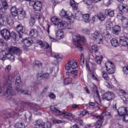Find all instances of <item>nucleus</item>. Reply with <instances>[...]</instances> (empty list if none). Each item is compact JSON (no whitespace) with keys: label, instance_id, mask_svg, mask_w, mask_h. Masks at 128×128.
Here are the masks:
<instances>
[{"label":"nucleus","instance_id":"680f3d73","mask_svg":"<svg viewBox=\"0 0 128 128\" xmlns=\"http://www.w3.org/2000/svg\"><path fill=\"white\" fill-rule=\"evenodd\" d=\"M36 18H37V20H40V18H42V15L40 14L38 12L36 14Z\"/></svg>","mask_w":128,"mask_h":128},{"label":"nucleus","instance_id":"c03bdc74","mask_svg":"<svg viewBox=\"0 0 128 128\" xmlns=\"http://www.w3.org/2000/svg\"><path fill=\"white\" fill-rule=\"evenodd\" d=\"M91 48L93 52H98V47L96 45L92 46Z\"/></svg>","mask_w":128,"mask_h":128},{"label":"nucleus","instance_id":"0e129e2a","mask_svg":"<svg viewBox=\"0 0 128 128\" xmlns=\"http://www.w3.org/2000/svg\"><path fill=\"white\" fill-rule=\"evenodd\" d=\"M122 99L123 100V102H124V104H128V98H126L125 96H122Z\"/></svg>","mask_w":128,"mask_h":128},{"label":"nucleus","instance_id":"3c124183","mask_svg":"<svg viewBox=\"0 0 128 128\" xmlns=\"http://www.w3.org/2000/svg\"><path fill=\"white\" fill-rule=\"evenodd\" d=\"M36 22V21L34 20V18L32 17L30 19V24L31 26H34V24Z\"/></svg>","mask_w":128,"mask_h":128},{"label":"nucleus","instance_id":"423d86ee","mask_svg":"<svg viewBox=\"0 0 128 128\" xmlns=\"http://www.w3.org/2000/svg\"><path fill=\"white\" fill-rule=\"evenodd\" d=\"M0 34L2 38L6 40H10V38H13L15 40H18L16 36V33L12 32L10 33V32L8 30V29H3L0 31Z\"/></svg>","mask_w":128,"mask_h":128},{"label":"nucleus","instance_id":"6e6552de","mask_svg":"<svg viewBox=\"0 0 128 128\" xmlns=\"http://www.w3.org/2000/svg\"><path fill=\"white\" fill-rule=\"evenodd\" d=\"M42 48H44V50H46V52L48 54H49L50 56L54 58H56V60H58V58H60V55L58 54V53H54L52 52V48L50 47V44H48V42H43L41 46Z\"/></svg>","mask_w":128,"mask_h":128},{"label":"nucleus","instance_id":"f3484780","mask_svg":"<svg viewBox=\"0 0 128 128\" xmlns=\"http://www.w3.org/2000/svg\"><path fill=\"white\" fill-rule=\"evenodd\" d=\"M26 12L24 10V8L20 7L18 8V20H24L26 18Z\"/></svg>","mask_w":128,"mask_h":128},{"label":"nucleus","instance_id":"6ab92c4d","mask_svg":"<svg viewBox=\"0 0 128 128\" xmlns=\"http://www.w3.org/2000/svg\"><path fill=\"white\" fill-rule=\"evenodd\" d=\"M10 13L12 18L18 16V8H16V7L14 6L11 7Z\"/></svg>","mask_w":128,"mask_h":128},{"label":"nucleus","instance_id":"bb28decb","mask_svg":"<svg viewBox=\"0 0 128 128\" xmlns=\"http://www.w3.org/2000/svg\"><path fill=\"white\" fill-rule=\"evenodd\" d=\"M23 48L24 50H28V48L32 44V42L28 40V39H24L23 41Z\"/></svg>","mask_w":128,"mask_h":128},{"label":"nucleus","instance_id":"6e6d98bb","mask_svg":"<svg viewBox=\"0 0 128 128\" xmlns=\"http://www.w3.org/2000/svg\"><path fill=\"white\" fill-rule=\"evenodd\" d=\"M78 70H74L71 71L72 74H74V78H75L78 76Z\"/></svg>","mask_w":128,"mask_h":128},{"label":"nucleus","instance_id":"774afa93","mask_svg":"<svg viewBox=\"0 0 128 128\" xmlns=\"http://www.w3.org/2000/svg\"><path fill=\"white\" fill-rule=\"evenodd\" d=\"M62 122L60 120H53V124H62Z\"/></svg>","mask_w":128,"mask_h":128},{"label":"nucleus","instance_id":"dca6fc26","mask_svg":"<svg viewBox=\"0 0 128 128\" xmlns=\"http://www.w3.org/2000/svg\"><path fill=\"white\" fill-rule=\"evenodd\" d=\"M70 14H68V12H66L64 9H62L61 11V12L60 14V16H62V18H68V20H72V18H74V15L72 14L71 13Z\"/></svg>","mask_w":128,"mask_h":128},{"label":"nucleus","instance_id":"c85d7f7f","mask_svg":"<svg viewBox=\"0 0 128 128\" xmlns=\"http://www.w3.org/2000/svg\"><path fill=\"white\" fill-rule=\"evenodd\" d=\"M5 19L7 24L10 26H12V24H14V21L12 20V16H10V15H6L5 16Z\"/></svg>","mask_w":128,"mask_h":128},{"label":"nucleus","instance_id":"72a5a7b5","mask_svg":"<svg viewBox=\"0 0 128 128\" xmlns=\"http://www.w3.org/2000/svg\"><path fill=\"white\" fill-rule=\"evenodd\" d=\"M110 42L112 46H114V48H116V46H118V40L115 38H112L110 40Z\"/></svg>","mask_w":128,"mask_h":128},{"label":"nucleus","instance_id":"aec40b11","mask_svg":"<svg viewBox=\"0 0 128 128\" xmlns=\"http://www.w3.org/2000/svg\"><path fill=\"white\" fill-rule=\"evenodd\" d=\"M128 38L126 36H122L120 38V44L123 46H126L128 44Z\"/></svg>","mask_w":128,"mask_h":128},{"label":"nucleus","instance_id":"c756f323","mask_svg":"<svg viewBox=\"0 0 128 128\" xmlns=\"http://www.w3.org/2000/svg\"><path fill=\"white\" fill-rule=\"evenodd\" d=\"M105 14L106 16H110L111 18H112V16H114V11L111 9L106 10Z\"/></svg>","mask_w":128,"mask_h":128},{"label":"nucleus","instance_id":"de8ad7c7","mask_svg":"<svg viewBox=\"0 0 128 128\" xmlns=\"http://www.w3.org/2000/svg\"><path fill=\"white\" fill-rule=\"evenodd\" d=\"M90 74L93 80H98V78H96V72L94 71H90Z\"/></svg>","mask_w":128,"mask_h":128},{"label":"nucleus","instance_id":"5fc2aeb1","mask_svg":"<svg viewBox=\"0 0 128 128\" xmlns=\"http://www.w3.org/2000/svg\"><path fill=\"white\" fill-rule=\"evenodd\" d=\"M44 80H48L50 78V74L48 73H45L43 74V79Z\"/></svg>","mask_w":128,"mask_h":128},{"label":"nucleus","instance_id":"e2e57ef3","mask_svg":"<svg viewBox=\"0 0 128 128\" xmlns=\"http://www.w3.org/2000/svg\"><path fill=\"white\" fill-rule=\"evenodd\" d=\"M84 4H86L88 6V8H90V0H84Z\"/></svg>","mask_w":128,"mask_h":128},{"label":"nucleus","instance_id":"5701e85b","mask_svg":"<svg viewBox=\"0 0 128 128\" xmlns=\"http://www.w3.org/2000/svg\"><path fill=\"white\" fill-rule=\"evenodd\" d=\"M16 90L18 94H22L26 96H30V94H32V91L30 90H24L20 88H17Z\"/></svg>","mask_w":128,"mask_h":128},{"label":"nucleus","instance_id":"9d476101","mask_svg":"<svg viewBox=\"0 0 128 128\" xmlns=\"http://www.w3.org/2000/svg\"><path fill=\"white\" fill-rule=\"evenodd\" d=\"M16 30L18 34V35L16 34V38H19L20 40V42H22V36H24V26L22 25V24H20L16 26Z\"/></svg>","mask_w":128,"mask_h":128},{"label":"nucleus","instance_id":"2eb2a0df","mask_svg":"<svg viewBox=\"0 0 128 128\" xmlns=\"http://www.w3.org/2000/svg\"><path fill=\"white\" fill-rule=\"evenodd\" d=\"M94 118H97V120H98L97 121L96 123L95 124L96 128H100V126H102V122H104V116L102 115H95L94 116Z\"/></svg>","mask_w":128,"mask_h":128},{"label":"nucleus","instance_id":"37998d69","mask_svg":"<svg viewBox=\"0 0 128 128\" xmlns=\"http://www.w3.org/2000/svg\"><path fill=\"white\" fill-rule=\"evenodd\" d=\"M102 77L104 78V80H110V78L108 77V72H106V71H102Z\"/></svg>","mask_w":128,"mask_h":128},{"label":"nucleus","instance_id":"cd10ccee","mask_svg":"<svg viewBox=\"0 0 128 128\" xmlns=\"http://www.w3.org/2000/svg\"><path fill=\"white\" fill-rule=\"evenodd\" d=\"M56 36L58 40H60V38H64V33L62 32V30H57L56 31Z\"/></svg>","mask_w":128,"mask_h":128},{"label":"nucleus","instance_id":"0eeeda50","mask_svg":"<svg viewBox=\"0 0 128 128\" xmlns=\"http://www.w3.org/2000/svg\"><path fill=\"white\" fill-rule=\"evenodd\" d=\"M50 110L53 112L59 114V116H62L65 118H74V115H73L72 113L68 112H62L60 110L54 107V106H51L50 107Z\"/></svg>","mask_w":128,"mask_h":128},{"label":"nucleus","instance_id":"58836bf2","mask_svg":"<svg viewBox=\"0 0 128 128\" xmlns=\"http://www.w3.org/2000/svg\"><path fill=\"white\" fill-rule=\"evenodd\" d=\"M82 18L85 22H90V14H84Z\"/></svg>","mask_w":128,"mask_h":128},{"label":"nucleus","instance_id":"052dcab7","mask_svg":"<svg viewBox=\"0 0 128 128\" xmlns=\"http://www.w3.org/2000/svg\"><path fill=\"white\" fill-rule=\"evenodd\" d=\"M11 69H12V66H10V65H8L6 66L5 70L6 72H9L10 71Z\"/></svg>","mask_w":128,"mask_h":128},{"label":"nucleus","instance_id":"473e14b6","mask_svg":"<svg viewBox=\"0 0 128 128\" xmlns=\"http://www.w3.org/2000/svg\"><path fill=\"white\" fill-rule=\"evenodd\" d=\"M97 18L100 22H104L106 20V16L102 12H100L97 14Z\"/></svg>","mask_w":128,"mask_h":128},{"label":"nucleus","instance_id":"c9c22d12","mask_svg":"<svg viewBox=\"0 0 128 128\" xmlns=\"http://www.w3.org/2000/svg\"><path fill=\"white\" fill-rule=\"evenodd\" d=\"M35 126H39V128H42V125L44 124V122L42 120H38L35 122Z\"/></svg>","mask_w":128,"mask_h":128},{"label":"nucleus","instance_id":"f257e3e1","mask_svg":"<svg viewBox=\"0 0 128 128\" xmlns=\"http://www.w3.org/2000/svg\"><path fill=\"white\" fill-rule=\"evenodd\" d=\"M12 102L14 104H16L18 106L14 109L12 113L6 112L4 114V120H8L10 118H18L20 116V114H22L24 110V106H32V104L28 102H20V99L14 98Z\"/></svg>","mask_w":128,"mask_h":128},{"label":"nucleus","instance_id":"393cba45","mask_svg":"<svg viewBox=\"0 0 128 128\" xmlns=\"http://www.w3.org/2000/svg\"><path fill=\"white\" fill-rule=\"evenodd\" d=\"M30 36L34 38H36L38 36V32L36 29H32L30 31Z\"/></svg>","mask_w":128,"mask_h":128},{"label":"nucleus","instance_id":"09e8293b","mask_svg":"<svg viewBox=\"0 0 128 128\" xmlns=\"http://www.w3.org/2000/svg\"><path fill=\"white\" fill-rule=\"evenodd\" d=\"M2 6L4 10H8V2L6 0H4L2 2Z\"/></svg>","mask_w":128,"mask_h":128},{"label":"nucleus","instance_id":"a19ab883","mask_svg":"<svg viewBox=\"0 0 128 128\" xmlns=\"http://www.w3.org/2000/svg\"><path fill=\"white\" fill-rule=\"evenodd\" d=\"M16 128H26V126L24 124L20 122L16 123L15 125Z\"/></svg>","mask_w":128,"mask_h":128},{"label":"nucleus","instance_id":"49530a36","mask_svg":"<svg viewBox=\"0 0 128 128\" xmlns=\"http://www.w3.org/2000/svg\"><path fill=\"white\" fill-rule=\"evenodd\" d=\"M20 84V77L17 76L15 80V84L16 86H18Z\"/></svg>","mask_w":128,"mask_h":128},{"label":"nucleus","instance_id":"e433bc0d","mask_svg":"<svg viewBox=\"0 0 128 128\" xmlns=\"http://www.w3.org/2000/svg\"><path fill=\"white\" fill-rule=\"evenodd\" d=\"M70 4L72 6V8L74 10H78V4H76L74 0H72L70 1Z\"/></svg>","mask_w":128,"mask_h":128},{"label":"nucleus","instance_id":"a878e982","mask_svg":"<svg viewBox=\"0 0 128 128\" xmlns=\"http://www.w3.org/2000/svg\"><path fill=\"white\" fill-rule=\"evenodd\" d=\"M118 8L122 12H128V6L126 5L120 4L118 6Z\"/></svg>","mask_w":128,"mask_h":128},{"label":"nucleus","instance_id":"20e7f679","mask_svg":"<svg viewBox=\"0 0 128 128\" xmlns=\"http://www.w3.org/2000/svg\"><path fill=\"white\" fill-rule=\"evenodd\" d=\"M51 22L56 26L58 28L61 30H70V24L66 22H61L60 20H58L56 17L54 16L51 18Z\"/></svg>","mask_w":128,"mask_h":128},{"label":"nucleus","instance_id":"f03ea898","mask_svg":"<svg viewBox=\"0 0 128 128\" xmlns=\"http://www.w3.org/2000/svg\"><path fill=\"white\" fill-rule=\"evenodd\" d=\"M14 76L10 75H4L3 78L4 84L6 86V90L4 92V88H0V96H4L5 98L8 96H16V92L12 86V82H14Z\"/></svg>","mask_w":128,"mask_h":128},{"label":"nucleus","instance_id":"1a4fd4ad","mask_svg":"<svg viewBox=\"0 0 128 128\" xmlns=\"http://www.w3.org/2000/svg\"><path fill=\"white\" fill-rule=\"evenodd\" d=\"M42 48H44V50H46V52L48 54H49L50 56L54 58H56V60H58V58H60V55L58 54V53H54L52 52V48L50 47V44H48V42H43L41 46Z\"/></svg>","mask_w":128,"mask_h":128},{"label":"nucleus","instance_id":"a18cd8bd","mask_svg":"<svg viewBox=\"0 0 128 128\" xmlns=\"http://www.w3.org/2000/svg\"><path fill=\"white\" fill-rule=\"evenodd\" d=\"M102 116H107L108 118H112V114H110V112H108V111H104L102 113Z\"/></svg>","mask_w":128,"mask_h":128},{"label":"nucleus","instance_id":"39448f33","mask_svg":"<svg viewBox=\"0 0 128 128\" xmlns=\"http://www.w3.org/2000/svg\"><path fill=\"white\" fill-rule=\"evenodd\" d=\"M75 38L72 39L74 46L78 48L80 52L84 50V47L82 46V42H86V38H84V36L80 35H76L75 36Z\"/></svg>","mask_w":128,"mask_h":128},{"label":"nucleus","instance_id":"412c9836","mask_svg":"<svg viewBox=\"0 0 128 128\" xmlns=\"http://www.w3.org/2000/svg\"><path fill=\"white\" fill-rule=\"evenodd\" d=\"M86 68L88 70H90V68L92 70H96V64H92V62H86Z\"/></svg>","mask_w":128,"mask_h":128},{"label":"nucleus","instance_id":"4468645a","mask_svg":"<svg viewBox=\"0 0 128 128\" xmlns=\"http://www.w3.org/2000/svg\"><path fill=\"white\" fill-rule=\"evenodd\" d=\"M92 40H96L98 44H100L102 42V35L98 32H94L92 34Z\"/></svg>","mask_w":128,"mask_h":128},{"label":"nucleus","instance_id":"603ef678","mask_svg":"<svg viewBox=\"0 0 128 128\" xmlns=\"http://www.w3.org/2000/svg\"><path fill=\"white\" fill-rule=\"evenodd\" d=\"M37 80H44V74L42 73H39L37 75Z\"/></svg>","mask_w":128,"mask_h":128},{"label":"nucleus","instance_id":"9b49d317","mask_svg":"<svg viewBox=\"0 0 128 128\" xmlns=\"http://www.w3.org/2000/svg\"><path fill=\"white\" fill-rule=\"evenodd\" d=\"M106 70L107 72L110 74H114V72H116V66L112 62L110 61H108L106 62Z\"/></svg>","mask_w":128,"mask_h":128},{"label":"nucleus","instance_id":"ea45409f","mask_svg":"<svg viewBox=\"0 0 128 128\" xmlns=\"http://www.w3.org/2000/svg\"><path fill=\"white\" fill-rule=\"evenodd\" d=\"M42 125V127L41 128H52V123L50 122H46V123H44Z\"/></svg>","mask_w":128,"mask_h":128},{"label":"nucleus","instance_id":"f704fd0d","mask_svg":"<svg viewBox=\"0 0 128 128\" xmlns=\"http://www.w3.org/2000/svg\"><path fill=\"white\" fill-rule=\"evenodd\" d=\"M8 54L4 52V51H2L0 52V60H4L6 58V54Z\"/></svg>","mask_w":128,"mask_h":128},{"label":"nucleus","instance_id":"4c0bfd02","mask_svg":"<svg viewBox=\"0 0 128 128\" xmlns=\"http://www.w3.org/2000/svg\"><path fill=\"white\" fill-rule=\"evenodd\" d=\"M94 58H95L98 64H102V56H100L98 55H96Z\"/></svg>","mask_w":128,"mask_h":128},{"label":"nucleus","instance_id":"4be33fe9","mask_svg":"<svg viewBox=\"0 0 128 128\" xmlns=\"http://www.w3.org/2000/svg\"><path fill=\"white\" fill-rule=\"evenodd\" d=\"M118 112L119 116H124L125 114H128V110H126V107H122L120 108L118 110Z\"/></svg>","mask_w":128,"mask_h":128},{"label":"nucleus","instance_id":"bf43d9fd","mask_svg":"<svg viewBox=\"0 0 128 128\" xmlns=\"http://www.w3.org/2000/svg\"><path fill=\"white\" fill-rule=\"evenodd\" d=\"M48 88H45L43 90L42 92L41 93V96H44L46 94V92H48Z\"/></svg>","mask_w":128,"mask_h":128},{"label":"nucleus","instance_id":"79ce46f5","mask_svg":"<svg viewBox=\"0 0 128 128\" xmlns=\"http://www.w3.org/2000/svg\"><path fill=\"white\" fill-rule=\"evenodd\" d=\"M72 79L70 78H67L64 79V84H72Z\"/></svg>","mask_w":128,"mask_h":128},{"label":"nucleus","instance_id":"f8f14e48","mask_svg":"<svg viewBox=\"0 0 128 128\" xmlns=\"http://www.w3.org/2000/svg\"><path fill=\"white\" fill-rule=\"evenodd\" d=\"M116 98V96L114 95V92H106L102 95V100H114Z\"/></svg>","mask_w":128,"mask_h":128},{"label":"nucleus","instance_id":"338daca9","mask_svg":"<svg viewBox=\"0 0 128 128\" xmlns=\"http://www.w3.org/2000/svg\"><path fill=\"white\" fill-rule=\"evenodd\" d=\"M86 114H88V110H83V111L81 112L80 114H81L82 116H86Z\"/></svg>","mask_w":128,"mask_h":128},{"label":"nucleus","instance_id":"4d7b16f0","mask_svg":"<svg viewBox=\"0 0 128 128\" xmlns=\"http://www.w3.org/2000/svg\"><path fill=\"white\" fill-rule=\"evenodd\" d=\"M123 116H124L123 118L124 122H128V113L126 114L125 115H124Z\"/></svg>","mask_w":128,"mask_h":128},{"label":"nucleus","instance_id":"b1692460","mask_svg":"<svg viewBox=\"0 0 128 128\" xmlns=\"http://www.w3.org/2000/svg\"><path fill=\"white\" fill-rule=\"evenodd\" d=\"M112 34L115 36H118L120 34V26L116 25L112 28Z\"/></svg>","mask_w":128,"mask_h":128},{"label":"nucleus","instance_id":"8fccbe9b","mask_svg":"<svg viewBox=\"0 0 128 128\" xmlns=\"http://www.w3.org/2000/svg\"><path fill=\"white\" fill-rule=\"evenodd\" d=\"M80 64L81 66L84 64V54H81L80 56Z\"/></svg>","mask_w":128,"mask_h":128},{"label":"nucleus","instance_id":"7c9ffc66","mask_svg":"<svg viewBox=\"0 0 128 128\" xmlns=\"http://www.w3.org/2000/svg\"><path fill=\"white\" fill-rule=\"evenodd\" d=\"M82 16L83 15L82 14V12H77L75 14V16H73L74 17V18H72V20H74V18H76V20H80V18H82Z\"/></svg>","mask_w":128,"mask_h":128},{"label":"nucleus","instance_id":"13d9d810","mask_svg":"<svg viewBox=\"0 0 128 128\" xmlns=\"http://www.w3.org/2000/svg\"><path fill=\"white\" fill-rule=\"evenodd\" d=\"M35 64L36 66H38V68H42V63L39 61H38V60L36 61Z\"/></svg>","mask_w":128,"mask_h":128},{"label":"nucleus","instance_id":"7ed1b4c3","mask_svg":"<svg viewBox=\"0 0 128 128\" xmlns=\"http://www.w3.org/2000/svg\"><path fill=\"white\" fill-rule=\"evenodd\" d=\"M6 52H7L6 58L12 62H14V54L20 56L22 53L20 48L13 46L6 48Z\"/></svg>","mask_w":128,"mask_h":128},{"label":"nucleus","instance_id":"69168bd1","mask_svg":"<svg viewBox=\"0 0 128 128\" xmlns=\"http://www.w3.org/2000/svg\"><path fill=\"white\" fill-rule=\"evenodd\" d=\"M84 34H90V30L88 28H86L84 30Z\"/></svg>","mask_w":128,"mask_h":128},{"label":"nucleus","instance_id":"a211bd4d","mask_svg":"<svg viewBox=\"0 0 128 128\" xmlns=\"http://www.w3.org/2000/svg\"><path fill=\"white\" fill-rule=\"evenodd\" d=\"M30 5L31 6H33L34 10H40V8H42V4L40 2H34V3L30 2Z\"/></svg>","mask_w":128,"mask_h":128},{"label":"nucleus","instance_id":"ddd939ff","mask_svg":"<svg viewBox=\"0 0 128 128\" xmlns=\"http://www.w3.org/2000/svg\"><path fill=\"white\" fill-rule=\"evenodd\" d=\"M78 68V63L74 60H69L66 65V70H76Z\"/></svg>","mask_w":128,"mask_h":128},{"label":"nucleus","instance_id":"2f4dec72","mask_svg":"<svg viewBox=\"0 0 128 128\" xmlns=\"http://www.w3.org/2000/svg\"><path fill=\"white\" fill-rule=\"evenodd\" d=\"M114 24H112V21L108 20L106 22V28L108 30H110L112 28H113Z\"/></svg>","mask_w":128,"mask_h":128},{"label":"nucleus","instance_id":"864d4df0","mask_svg":"<svg viewBox=\"0 0 128 128\" xmlns=\"http://www.w3.org/2000/svg\"><path fill=\"white\" fill-rule=\"evenodd\" d=\"M122 70L124 74H126L127 76H128V66H126L124 67Z\"/></svg>","mask_w":128,"mask_h":128}]
</instances>
